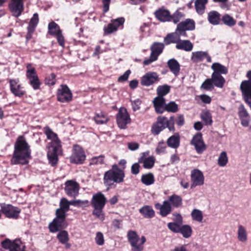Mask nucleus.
I'll list each match as a JSON object with an SVG mask.
<instances>
[{
    "label": "nucleus",
    "instance_id": "6",
    "mask_svg": "<svg viewBox=\"0 0 251 251\" xmlns=\"http://www.w3.org/2000/svg\"><path fill=\"white\" fill-rule=\"evenodd\" d=\"M1 246L5 250L9 251H25V245L19 239L11 241L6 239L1 243Z\"/></svg>",
    "mask_w": 251,
    "mask_h": 251
},
{
    "label": "nucleus",
    "instance_id": "1",
    "mask_svg": "<svg viewBox=\"0 0 251 251\" xmlns=\"http://www.w3.org/2000/svg\"><path fill=\"white\" fill-rule=\"evenodd\" d=\"M30 147L23 136H20L15 144L14 151L11 162L12 164L25 165L30 158Z\"/></svg>",
    "mask_w": 251,
    "mask_h": 251
},
{
    "label": "nucleus",
    "instance_id": "29",
    "mask_svg": "<svg viewBox=\"0 0 251 251\" xmlns=\"http://www.w3.org/2000/svg\"><path fill=\"white\" fill-rule=\"evenodd\" d=\"M167 65L175 76H177L180 71V65L178 61L176 59L172 58L168 61Z\"/></svg>",
    "mask_w": 251,
    "mask_h": 251
},
{
    "label": "nucleus",
    "instance_id": "39",
    "mask_svg": "<svg viewBox=\"0 0 251 251\" xmlns=\"http://www.w3.org/2000/svg\"><path fill=\"white\" fill-rule=\"evenodd\" d=\"M179 233H181L182 236L185 238H188L192 235V229L188 225H184L181 226Z\"/></svg>",
    "mask_w": 251,
    "mask_h": 251
},
{
    "label": "nucleus",
    "instance_id": "47",
    "mask_svg": "<svg viewBox=\"0 0 251 251\" xmlns=\"http://www.w3.org/2000/svg\"><path fill=\"white\" fill-rule=\"evenodd\" d=\"M251 79L243 81L240 85L242 93L251 91Z\"/></svg>",
    "mask_w": 251,
    "mask_h": 251
},
{
    "label": "nucleus",
    "instance_id": "25",
    "mask_svg": "<svg viewBox=\"0 0 251 251\" xmlns=\"http://www.w3.org/2000/svg\"><path fill=\"white\" fill-rule=\"evenodd\" d=\"M237 238L238 240L242 243H246L248 241V232L246 228L239 225L237 227Z\"/></svg>",
    "mask_w": 251,
    "mask_h": 251
},
{
    "label": "nucleus",
    "instance_id": "48",
    "mask_svg": "<svg viewBox=\"0 0 251 251\" xmlns=\"http://www.w3.org/2000/svg\"><path fill=\"white\" fill-rule=\"evenodd\" d=\"M26 76L27 78H38L34 68L31 64H28L26 66Z\"/></svg>",
    "mask_w": 251,
    "mask_h": 251
},
{
    "label": "nucleus",
    "instance_id": "50",
    "mask_svg": "<svg viewBox=\"0 0 251 251\" xmlns=\"http://www.w3.org/2000/svg\"><path fill=\"white\" fill-rule=\"evenodd\" d=\"M165 110L169 112H176L178 110V106L175 102L171 101L165 105Z\"/></svg>",
    "mask_w": 251,
    "mask_h": 251
},
{
    "label": "nucleus",
    "instance_id": "52",
    "mask_svg": "<svg viewBox=\"0 0 251 251\" xmlns=\"http://www.w3.org/2000/svg\"><path fill=\"white\" fill-rule=\"evenodd\" d=\"M201 118L205 122L206 125H211L212 123L211 116L208 111H203L201 114Z\"/></svg>",
    "mask_w": 251,
    "mask_h": 251
},
{
    "label": "nucleus",
    "instance_id": "45",
    "mask_svg": "<svg viewBox=\"0 0 251 251\" xmlns=\"http://www.w3.org/2000/svg\"><path fill=\"white\" fill-rule=\"evenodd\" d=\"M191 215L194 220L199 222H202L203 216L201 211L197 209H194L192 210Z\"/></svg>",
    "mask_w": 251,
    "mask_h": 251
},
{
    "label": "nucleus",
    "instance_id": "35",
    "mask_svg": "<svg viewBox=\"0 0 251 251\" xmlns=\"http://www.w3.org/2000/svg\"><path fill=\"white\" fill-rule=\"evenodd\" d=\"M71 204V201H68L65 198H62L60 202V208L56 210V213L64 212L66 214L67 211L69 209V206Z\"/></svg>",
    "mask_w": 251,
    "mask_h": 251
},
{
    "label": "nucleus",
    "instance_id": "60",
    "mask_svg": "<svg viewBox=\"0 0 251 251\" xmlns=\"http://www.w3.org/2000/svg\"><path fill=\"white\" fill-rule=\"evenodd\" d=\"M131 102L132 109L134 111H136L140 109L141 101L139 99L132 101Z\"/></svg>",
    "mask_w": 251,
    "mask_h": 251
},
{
    "label": "nucleus",
    "instance_id": "12",
    "mask_svg": "<svg viewBox=\"0 0 251 251\" xmlns=\"http://www.w3.org/2000/svg\"><path fill=\"white\" fill-rule=\"evenodd\" d=\"M72 99V94L66 85H61L58 89L57 100L61 102H68Z\"/></svg>",
    "mask_w": 251,
    "mask_h": 251
},
{
    "label": "nucleus",
    "instance_id": "40",
    "mask_svg": "<svg viewBox=\"0 0 251 251\" xmlns=\"http://www.w3.org/2000/svg\"><path fill=\"white\" fill-rule=\"evenodd\" d=\"M222 21L225 25L229 27L233 26L236 24V20L232 17L227 14L223 16Z\"/></svg>",
    "mask_w": 251,
    "mask_h": 251
},
{
    "label": "nucleus",
    "instance_id": "49",
    "mask_svg": "<svg viewBox=\"0 0 251 251\" xmlns=\"http://www.w3.org/2000/svg\"><path fill=\"white\" fill-rule=\"evenodd\" d=\"M93 207L94 209L92 213L93 215L99 218L100 220L103 221L104 219V213L103 212V207Z\"/></svg>",
    "mask_w": 251,
    "mask_h": 251
},
{
    "label": "nucleus",
    "instance_id": "43",
    "mask_svg": "<svg viewBox=\"0 0 251 251\" xmlns=\"http://www.w3.org/2000/svg\"><path fill=\"white\" fill-rule=\"evenodd\" d=\"M57 238L61 244L66 243L69 240L68 233L66 230L60 231L57 234Z\"/></svg>",
    "mask_w": 251,
    "mask_h": 251
},
{
    "label": "nucleus",
    "instance_id": "42",
    "mask_svg": "<svg viewBox=\"0 0 251 251\" xmlns=\"http://www.w3.org/2000/svg\"><path fill=\"white\" fill-rule=\"evenodd\" d=\"M94 119L97 124H105L109 120L108 118L102 112L97 113Z\"/></svg>",
    "mask_w": 251,
    "mask_h": 251
},
{
    "label": "nucleus",
    "instance_id": "20",
    "mask_svg": "<svg viewBox=\"0 0 251 251\" xmlns=\"http://www.w3.org/2000/svg\"><path fill=\"white\" fill-rule=\"evenodd\" d=\"M10 84L11 91L15 96L21 97L24 94L25 92L19 83V79H11Z\"/></svg>",
    "mask_w": 251,
    "mask_h": 251
},
{
    "label": "nucleus",
    "instance_id": "53",
    "mask_svg": "<svg viewBox=\"0 0 251 251\" xmlns=\"http://www.w3.org/2000/svg\"><path fill=\"white\" fill-rule=\"evenodd\" d=\"M184 17V14L183 13L177 10L171 16V20H172L175 24H176Z\"/></svg>",
    "mask_w": 251,
    "mask_h": 251
},
{
    "label": "nucleus",
    "instance_id": "10",
    "mask_svg": "<svg viewBox=\"0 0 251 251\" xmlns=\"http://www.w3.org/2000/svg\"><path fill=\"white\" fill-rule=\"evenodd\" d=\"M1 212L8 218L17 219L19 217L20 210L14 208L12 205L5 203H0Z\"/></svg>",
    "mask_w": 251,
    "mask_h": 251
},
{
    "label": "nucleus",
    "instance_id": "54",
    "mask_svg": "<svg viewBox=\"0 0 251 251\" xmlns=\"http://www.w3.org/2000/svg\"><path fill=\"white\" fill-rule=\"evenodd\" d=\"M180 224L176 223H169L168 224V227L170 230L175 233H179Z\"/></svg>",
    "mask_w": 251,
    "mask_h": 251
},
{
    "label": "nucleus",
    "instance_id": "61",
    "mask_svg": "<svg viewBox=\"0 0 251 251\" xmlns=\"http://www.w3.org/2000/svg\"><path fill=\"white\" fill-rule=\"evenodd\" d=\"M142 78H158V75L155 72H149Z\"/></svg>",
    "mask_w": 251,
    "mask_h": 251
},
{
    "label": "nucleus",
    "instance_id": "27",
    "mask_svg": "<svg viewBox=\"0 0 251 251\" xmlns=\"http://www.w3.org/2000/svg\"><path fill=\"white\" fill-rule=\"evenodd\" d=\"M164 48V44L160 42H154L151 47V54L157 58L162 52Z\"/></svg>",
    "mask_w": 251,
    "mask_h": 251
},
{
    "label": "nucleus",
    "instance_id": "17",
    "mask_svg": "<svg viewBox=\"0 0 251 251\" xmlns=\"http://www.w3.org/2000/svg\"><path fill=\"white\" fill-rule=\"evenodd\" d=\"M9 6L13 15L19 17L23 10V0H11Z\"/></svg>",
    "mask_w": 251,
    "mask_h": 251
},
{
    "label": "nucleus",
    "instance_id": "57",
    "mask_svg": "<svg viewBox=\"0 0 251 251\" xmlns=\"http://www.w3.org/2000/svg\"><path fill=\"white\" fill-rule=\"evenodd\" d=\"M95 241L96 243L98 245H102L104 244V238L103 234L101 232H98L96 234L95 238Z\"/></svg>",
    "mask_w": 251,
    "mask_h": 251
},
{
    "label": "nucleus",
    "instance_id": "64",
    "mask_svg": "<svg viewBox=\"0 0 251 251\" xmlns=\"http://www.w3.org/2000/svg\"><path fill=\"white\" fill-rule=\"evenodd\" d=\"M110 2L111 0H102L103 11L104 13H106L109 10Z\"/></svg>",
    "mask_w": 251,
    "mask_h": 251
},
{
    "label": "nucleus",
    "instance_id": "31",
    "mask_svg": "<svg viewBox=\"0 0 251 251\" xmlns=\"http://www.w3.org/2000/svg\"><path fill=\"white\" fill-rule=\"evenodd\" d=\"M167 145L173 149L177 148L180 144V136L178 133L171 136L167 140Z\"/></svg>",
    "mask_w": 251,
    "mask_h": 251
},
{
    "label": "nucleus",
    "instance_id": "8",
    "mask_svg": "<svg viewBox=\"0 0 251 251\" xmlns=\"http://www.w3.org/2000/svg\"><path fill=\"white\" fill-rule=\"evenodd\" d=\"M86 156L81 147L77 145L73 147V151L70 157L72 163L81 164L85 160Z\"/></svg>",
    "mask_w": 251,
    "mask_h": 251
},
{
    "label": "nucleus",
    "instance_id": "16",
    "mask_svg": "<svg viewBox=\"0 0 251 251\" xmlns=\"http://www.w3.org/2000/svg\"><path fill=\"white\" fill-rule=\"evenodd\" d=\"M128 240L132 247L133 251H142L143 247L140 245H137L139 240V236L134 231H129L127 233Z\"/></svg>",
    "mask_w": 251,
    "mask_h": 251
},
{
    "label": "nucleus",
    "instance_id": "34",
    "mask_svg": "<svg viewBox=\"0 0 251 251\" xmlns=\"http://www.w3.org/2000/svg\"><path fill=\"white\" fill-rule=\"evenodd\" d=\"M178 25L179 28H183L185 30H193L195 28V22L190 19H187Z\"/></svg>",
    "mask_w": 251,
    "mask_h": 251
},
{
    "label": "nucleus",
    "instance_id": "28",
    "mask_svg": "<svg viewBox=\"0 0 251 251\" xmlns=\"http://www.w3.org/2000/svg\"><path fill=\"white\" fill-rule=\"evenodd\" d=\"M220 14L216 11H211L208 13L207 20L212 25H218L220 22Z\"/></svg>",
    "mask_w": 251,
    "mask_h": 251
},
{
    "label": "nucleus",
    "instance_id": "46",
    "mask_svg": "<svg viewBox=\"0 0 251 251\" xmlns=\"http://www.w3.org/2000/svg\"><path fill=\"white\" fill-rule=\"evenodd\" d=\"M170 91V87L167 85H164L159 86L157 89V94L158 96L163 97L168 93Z\"/></svg>",
    "mask_w": 251,
    "mask_h": 251
},
{
    "label": "nucleus",
    "instance_id": "56",
    "mask_svg": "<svg viewBox=\"0 0 251 251\" xmlns=\"http://www.w3.org/2000/svg\"><path fill=\"white\" fill-rule=\"evenodd\" d=\"M201 88L204 90H211L213 88L212 80L211 79H205V81L202 84Z\"/></svg>",
    "mask_w": 251,
    "mask_h": 251
},
{
    "label": "nucleus",
    "instance_id": "30",
    "mask_svg": "<svg viewBox=\"0 0 251 251\" xmlns=\"http://www.w3.org/2000/svg\"><path fill=\"white\" fill-rule=\"evenodd\" d=\"M193 45L189 40H181L176 46L177 50H184L186 51H191L193 49Z\"/></svg>",
    "mask_w": 251,
    "mask_h": 251
},
{
    "label": "nucleus",
    "instance_id": "55",
    "mask_svg": "<svg viewBox=\"0 0 251 251\" xmlns=\"http://www.w3.org/2000/svg\"><path fill=\"white\" fill-rule=\"evenodd\" d=\"M174 123L175 120L174 117H171L169 120H167V119L165 120V126L170 131L175 130Z\"/></svg>",
    "mask_w": 251,
    "mask_h": 251
},
{
    "label": "nucleus",
    "instance_id": "5",
    "mask_svg": "<svg viewBox=\"0 0 251 251\" xmlns=\"http://www.w3.org/2000/svg\"><path fill=\"white\" fill-rule=\"evenodd\" d=\"M48 33L56 37L59 45L64 47L65 40L62 31L58 24L52 21L48 25Z\"/></svg>",
    "mask_w": 251,
    "mask_h": 251
},
{
    "label": "nucleus",
    "instance_id": "32",
    "mask_svg": "<svg viewBox=\"0 0 251 251\" xmlns=\"http://www.w3.org/2000/svg\"><path fill=\"white\" fill-rule=\"evenodd\" d=\"M208 0H196L195 7L196 12L199 15H202L205 12L206 4Z\"/></svg>",
    "mask_w": 251,
    "mask_h": 251
},
{
    "label": "nucleus",
    "instance_id": "63",
    "mask_svg": "<svg viewBox=\"0 0 251 251\" xmlns=\"http://www.w3.org/2000/svg\"><path fill=\"white\" fill-rule=\"evenodd\" d=\"M245 100L249 104L251 108V91L243 93Z\"/></svg>",
    "mask_w": 251,
    "mask_h": 251
},
{
    "label": "nucleus",
    "instance_id": "36",
    "mask_svg": "<svg viewBox=\"0 0 251 251\" xmlns=\"http://www.w3.org/2000/svg\"><path fill=\"white\" fill-rule=\"evenodd\" d=\"M206 55L207 51H197L192 53L191 59L193 62H200L205 58Z\"/></svg>",
    "mask_w": 251,
    "mask_h": 251
},
{
    "label": "nucleus",
    "instance_id": "15",
    "mask_svg": "<svg viewBox=\"0 0 251 251\" xmlns=\"http://www.w3.org/2000/svg\"><path fill=\"white\" fill-rule=\"evenodd\" d=\"M211 69L214 71L211 78H223L221 75H226L228 73L227 68L219 63H214Z\"/></svg>",
    "mask_w": 251,
    "mask_h": 251
},
{
    "label": "nucleus",
    "instance_id": "26",
    "mask_svg": "<svg viewBox=\"0 0 251 251\" xmlns=\"http://www.w3.org/2000/svg\"><path fill=\"white\" fill-rule=\"evenodd\" d=\"M156 18L161 22L171 21V16L169 11L164 9H159L155 12Z\"/></svg>",
    "mask_w": 251,
    "mask_h": 251
},
{
    "label": "nucleus",
    "instance_id": "24",
    "mask_svg": "<svg viewBox=\"0 0 251 251\" xmlns=\"http://www.w3.org/2000/svg\"><path fill=\"white\" fill-rule=\"evenodd\" d=\"M165 99L158 95L153 100L155 111L158 113H162L164 111Z\"/></svg>",
    "mask_w": 251,
    "mask_h": 251
},
{
    "label": "nucleus",
    "instance_id": "14",
    "mask_svg": "<svg viewBox=\"0 0 251 251\" xmlns=\"http://www.w3.org/2000/svg\"><path fill=\"white\" fill-rule=\"evenodd\" d=\"M191 144L194 145L196 151L198 153H201L206 149V146L202 138V134L201 133H197L194 136Z\"/></svg>",
    "mask_w": 251,
    "mask_h": 251
},
{
    "label": "nucleus",
    "instance_id": "7",
    "mask_svg": "<svg viewBox=\"0 0 251 251\" xmlns=\"http://www.w3.org/2000/svg\"><path fill=\"white\" fill-rule=\"evenodd\" d=\"M130 122V118L126 109L124 107H121L117 114V123L118 126L121 129H125L126 125Z\"/></svg>",
    "mask_w": 251,
    "mask_h": 251
},
{
    "label": "nucleus",
    "instance_id": "41",
    "mask_svg": "<svg viewBox=\"0 0 251 251\" xmlns=\"http://www.w3.org/2000/svg\"><path fill=\"white\" fill-rule=\"evenodd\" d=\"M142 182L146 185H150L154 183V178L151 173L143 175L141 177Z\"/></svg>",
    "mask_w": 251,
    "mask_h": 251
},
{
    "label": "nucleus",
    "instance_id": "33",
    "mask_svg": "<svg viewBox=\"0 0 251 251\" xmlns=\"http://www.w3.org/2000/svg\"><path fill=\"white\" fill-rule=\"evenodd\" d=\"M179 40L178 35L175 32L168 34L164 38V42L167 45L172 43H176V45Z\"/></svg>",
    "mask_w": 251,
    "mask_h": 251
},
{
    "label": "nucleus",
    "instance_id": "23",
    "mask_svg": "<svg viewBox=\"0 0 251 251\" xmlns=\"http://www.w3.org/2000/svg\"><path fill=\"white\" fill-rule=\"evenodd\" d=\"M155 207L160 210V214L163 216H166L172 210V207L168 201H165L162 205L159 203L155 204Z\"/></svg>",
    "mask_w": 251,
    "mask_h": 251
},
{
    "label": "nucleus",
    "instance_id": "44",
    "mask_svg": "<svg viewBox=\"0 0 251 251\" xmlns=\"http://www.w3.org/2000/svg\"><path fill=\"white\" fill-rule=\"evenodd\" d=\"M228 162V157L226 151L222 152L218 159V164L220 167L225 166Z\"/></svg>",
    "mask_w": 251,
    "mask_h": 251
},
{
    "label": "nucleus",
    "instance_id": "11",
    "mask_svg": "<svg viewBox=\"0 0 251 251\" xmlns=\"http://www.w3.org/2000/svg\"><path fill=\"white\" fill-rule=\"evenodd\" d=\"M65 191L69 196L75 198L78 194L79 184L73 180H69L65 182Z\"/></svg>",
    "mask_w": 251,
    "mask_h": 251
},
{
    "label": "nucleus",
    "instance_id": "59",
    "mask_svg": "<svg viewBox=\"0 0 251 251\" xmlns=\"http://www.w3.org/2000/svg\"><path fill=\"white\" fill-rule=\"evenodd\" d=\"M176 125L179 126H182L185 123L184 117L182 114H178L176 120Z\"/></svg>",
    "mask_w": 251,
    "mask_h": 251
},
{
    "label": "nucleus",
    "instance_id": "3",
    "mask_svg": "<svg viewBox=\"0 0 251 251\" xmlns=\"http://www.w3.org/2000/svg\"><path fill=\"white\" fill-rule=\"evenodd\" d=\"M125 176L124 171L115 172L114 170H109L104 174L103 183L106 186L110 187L114 183L123 182Z\"/></svg>",
    "mask_w": 251,
    "mask_h": 251
},
{
    "label": "nucleus",
    "instance_id": "18",
    "mask_svg": "<svg viewBox=\"0 0 251 251\" xmlns=\"http://www.w3.org/2000/svg\"><path fill=\"white\" fill-rule=\"evenodd\" d=\"M39 22V17L37 13H34L31 18L27 27V34L26 38L29 40L31 38L32 34L35 31V28Z\"/></svg>",
    "mask_w": 251,
    "mask_h": 251
},
{
    "label": "nucleus",
    "instance_id": "9",
    "mask_svg": "<svg viewBox=\"0 0 251 251\" xmlns=\"http://www.w3.org/2000/svg\"><path fill=\"white\" fill-rule=\"evenodd\" d=\"M191 188H194L198 186H202L204 184V177L202 172L198 170H193L191 174Z\"/></svg>",
    "mask_w": 251,
    "mask_h": 251
},
{
    "label": "nucleus",
    "instance_id": "58",
    "mask_svg": "<svg viewBox=\"0 0 251 251\" xmlns=\"http://www.w3.org/2000/svg\"><path fill=\"white\" fill-rule=\"evenodd\" d=\"M88 201L87 200L81 201V200H73L71 201V204L74 206H81L83 205L87 204Z\"/></svg>",
    "mask_w": 251,
    "mask_h": 251
},
{
    "label": "nucleus",
    "instance_id": "21",
    "mask_svg": "<svg viewBox=\"0 0 251 251\" xmlns=\"http://www.w3.org/2000/svg\"><path fill=\"white\" fill-rule=\"evenodd\" d=\"M238 113L241 125L244 126H248L250 122V116L243 104L239 106Z\"/></svg>",
    "mask_w": 251,
    "mask_h": 251
},
{
    "label": "nucleus",
    "instance_id": "22",
    "mask_svg": "<svg viewBox=\"0 0 251 251\" xmlns=\"http://www.w3.org/2000/svg\"><path fill=\"white\" fill-rule=\"evenodd\" d=\"M165 117H159L157 119L156 123L152 127V132L157 135L163 130L165 127Z\"/></svg>",
    "mask_w": 251,
    "mask_h": 251
},
{
    "label": "nucleus",
    "instance_id": "62",
    "mask_svg": "<svg viewBox=\"0 0 251 251\" xmlns=\"http://www.w3.org/2000/svg\"><path fill=\"white\" fill-rule=\"evenodd\" d=\"M175 32L177 33V34L178 35L179 39H180L181 36L186 37V30L183 28H179L178 25H177Z\"/></svg>",
    "mask_w": 251,
    "mask_h": 251
},
{
    "label": "nucleus",
    "instance_id": "37",
    "mask_svg": "<svg viewBox=\"0 0 251 251\" xmlns=\"http://www.w3.org/2000/svg\"><path fill=\"white\" fill-rule=\"evenodd\" d=\"M168 201L171 206L176 208L180 207L182 203V198L176 195H173L169 197Z\"/></svg>",
    "mask_w": 251,
    "mask_h": 251
},
{
    "label": "nucleus",
    "instance_id": "2",
    "mask_svg": "<svg viewBox=\"0 0 251 251\" xmlns=\"http://www.w3.org/2000/svg\"><path fill=\"white\" fill-rule=\"evenodd\" d=\"M45 133L48 138L52 140L49 147L47 156L50 164L51 166H54L57 164L58 161V155L61 147L60 141L58 139L57 134L49 127L46 128Z\"/></svg>",
    "mask_w": 251,
    "mask_h": 251
},
{
    "label": "nucleus",
    "instance_id": "13",
    "mask_svg": "<svg viewBox=\"0 0 251 251\" xmlns=\"http://www.w3.org/2000/svg\"><path fill=\"white\" fill-rule=\"evenodd\" d=\"M125 19L123 17L111 20V23L104 27V31L105 34H109L116 31L119 27L123 26Z\"/></svg>",
    "mask_w": 251,
    "mask_h": 251
},
{
    "label": "nucleus",
    "instance_id": "51",
    "mask_svg": "<svg viewBox=\"0 0 251 251\" xmlns=\"http://www.w3.org/2000/svg\"><path fill=\"white\" fill-rule=\"evenodd\" d=\"M143 167L146 169L151 168L154 164V159L153 156L146 158L143 161Z\"/></svg>",
    "mask_w": 251,
    "mask_h": 251
},
{
    "label": "nucleus",
    "instance_id": "4",
    "mask_svg": "<svg viewBox=\"0 0 251 251\" xmlns=\"http://www.w3.org/2000/svg\"><path fill=\"white\" fill-rule=\"evenodd\" d=\"M56 218L50 224L49 228L51 232L57 231L59 228H64L66 227L67 225L64 223L66 217V214H64V212L56 213Z\"/></svg>",
    "mask_w": 251,
    "mask_h": 251
},
{
    "label": "nucleus",
    "instance_id": "19",
    "mask_svg": "<svg viewBox=\"0 0 251 251\" xmlns=\"http://www.w3.org/2000/svg\"><path fill=\"white\" fill-rule=\"evenodd\" d=\"M106 202L105 196L100 192L98 193L93 196L92 205L93 207H104Z\"/></svg>",
    "mask_w": 251,
    "mask_h": 251
},
{
    "label": "nucleus",
    "instance_id": "38",
    "mask_svg": "<svg viewBox=\"0 0 251 251\" xmlns=\"http://www.w3.org/2000/svg\"><path fill=\"white\" fill-rule=\"evenodd\" d=\"M139 211L144 217L147 218H151L154 216L153 209L148 205L143 206L139 210Z\"/></svg>",
    "mask_w": 251,
    "mask_h": 251
}]
</instances>
